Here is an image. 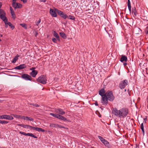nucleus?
Segmentation results:
<instances>
[{"label":"nucleus","mask_w":148,"mask_h":148,"mask_svg":"<svg viewBox=\"0 0 148 148\" xmlns=\"http://www.w3.org/2000/svg\"><path fill=\"white\" fill-rule=\"evenodd\" d=\"M105 91L103 88L101 89L99 91V94L101 96H105Z\"/></svg>","instance_id":"16"},{"label":"nucleus","mask_w":148,"mask_h":148,"mask_svg":"<svg viewBox=\"0 0 148 148\" xmlns=\"http://www.w3.org/2000/svg\"><path fill=\"white\" fill-rule=\"evenodd\" d=\"M127 84L128 81L127 80L125 79L120 82L119 84V87L121 89H123L127 85Z\"/></svg>","instance_id":"7"},{"label":"nucleus","mask_w":148,"mask_h":148,"mask_svg":"<svg viewBox=\"0 0 148 148\" xmlns=\"http://www.w3.org/2000/svg\"><path fill=\"white\" fill-rule=\"evenodd\" d=\"M35 69V67H32L30 69V70H33Z\"/></svg>","instance_id":"45"},{"label":"nucleus","mask_w":148,"mask_h":148,"mask_svg":"<svg viewBox=\"0 0 148 148\" xmlns=\"http://www.w3.org/2000/svg\"><path fill=\"white\" fill-rule=\"evenodd\" d=\"M127 6L129 9V10L130 12L131 11V3L130 0H127Z\"/></svg>","instance_id":"22"},{"label":"nucleus","mask_w":148,"mask_h":148,"mask_svg":"<svg viewBox=\"0 0 148 148\" xmlns=\"http://www.w3.org/2000/svg\"><path fill=\"white\" fill-rule=\"evenodd\" d=\"M5 13L2 9H0V18L4 21L5 24L7 23V19L5 16Z\"/></svg>","instance_id":"3"},{"label":"nucleus","mask_w":148,"mask_h":148,"mask_svg":"<svg viewBox=\"0 0 148 148\" xmlns=\"http://www.w3.org/2000/svg\"><path fill=\"white\" fill-rule=\"evenodd\" d=\"M14 117L17 118V119H23V116H20L19 115H17L16 114H12Z\"/></svg>","instance_id":"23"},{"label":"nucleus","mask_w":148,"mask_h":148,"mask_svg":"<svg viewBox=\"0 0 148 148\" xmlns=\"http://www.w3.org/2000/svg\"><path fill=\"white\" fill-rule=\"evenodd\" d=\"M19 133L20 134H23V135H25V133H24V132H21V131H20L19 132Z\"/></svg>","instance_id":"44"},{"label":"nucleus","mask_w":148,"mask_h":148,"mask_svg":"<svg viewBox=\"0 0 148 148\" xmlns=\"http://www.w3.org/2000/svg\"><path fill=\"white\" fill-rule=\"evenodd\" d=\"M52 41L54 42H56V39L54 38H52Z\"/></svg>","instance_id":"38"},{"label":"nucleus","mask_w":148,"mask_h":148,"mask_svg":"<svg viewBox=\"0 0 148 148\" xmlns=\"http://www.w3.org/2000/svg\"><path fill=\"white\" fill-rule=\"evenodd\" d=\"M57 126H58V124H57L52 123V124H51L50 125V126L51 127H57Z\"/></svg>","instance_id":"28"},{"label":"nucleus","mask_w":148,"mask_h":148,"mask_svg":"<svg viewBox=\"0 0 148 148\" xmlns=\"http://www.w3.org/2000/svg\"><path fill=\"white\" fill-rule=\"evenodd\" d=\"M102 99L101 100V102L103 104H107L108 103V101L107 97L106 95L102 96Z\"/></svg>","instance_id":"12"},{"label":"nucleus","mask_w":148,"mask_h":148,"mask_svg":"<svg viewBox=\"0 0 148 148\" xmlns=\"http://www.w3.org/2000/svg\"><path fill=\"white\" fill-rule=\"evenodd\" d=\"M38 82L42 84H45L47 83V79L46 76L44 75L39 77L37 79Z\"/></svg>","instance_id":"2"},{"label":"nucleus","mask_w":148,"mask_h":148,"mask_svg":"<svg viewBox=\"0 0 148 148\" xmlns=\"http://www.w3.org/2000/svg\"><path fill=\"white\" fill-rule=\"evenodd\" d=\"M41 22V19H39L36 22V25L38 26V24L40 23Z\"/></svg>","instance_id":"36"},{"label":"nucleus","mask_w":148,"mask_h":148,"mask_svg":"<svg viewBox=\"0 0 148 148\" xmlns=\"http://www.w3.org/2000/svg\"><path fill=\"white\" fill-rule=\"evenodd\" d=\"M95 104L96 105V106H98V103H97V102H95Z\"/></svg>","instance_id":"47"},{"label":"nucleus","mask_w":148,"mask_h":148,"mask_svg":"<svg viewBox=\"0 0 148 148\" xmlns=\"http://www.w3.org/2000/svg\"><path fill=\"white\" fill-rule=\"evenodd\" d=\"M20 25L25 29H27V25L25 23H21Z\"/></svg>","instance_id":"31"},{"label":"nucleus","mask_w":148,"mask_h":148,"mask_svg":"<svg viewBox=\"0 0 148 148\" xmlns=\"http://www.w3.org/2000/svg\"><path fill=\"white\" fill-rule=\"evenodd\" d=\"M35 106H36V107H38V105H36Z\"/></svg>","instance_id":"52"},{"label":"nucleus","mask_w":148,"mask_h":148,"mask_svg":"<svg viewBox=\"0 0 148 148\" xmlns=\"http://www.w3.org/2000/svg\"><path fill=\"white\" fill-rule=\"evenodd\" d=\"M10 12H12V11H14L13 9L11 7H10Z\"/></svg>","instance_id":"43"},{"label":"nucleus","mask_w":148,"mask_h":148,"mask_svg":"<svg viewBox=\"0 0 148 148\" xmlns=\"http://www.w3.org/2000/svg\"><path fill=\"white\" fill-rule=\"evenodd\" d=\"M21 77L26 80H31V77L29 75L26 74H23L22 75Z\"/></svg>","instance_id":"9"},{"label":"nucleus","mask_w":148,"mask_h":148,"mask_svg":"<svg viewBox=\"0 0 148 148\" xmlns=\"http://www.w3.org/2000/svg\"><path fill=\"white\" fill-rule=\"evenodd\" d=\"M57 127L60 128H64V127L61 125H58V126H57Z\"/></svg>","instance_id":"40"},{"label":"nucleus","mask_w":148,"mask_h":148,"mask_svg":"<svg viewBox=\"0 0 148 148\" xmlns=\"http://www.w3.org/2000/svg\"><path fill=\"white\" fill-rule=\"evenodd\" d=\"M12 6L15 9L21 8L22 7V4L16 2H12Z\"/></svg>","instance_id":"11"},{"label":"nucleus","mask_w":148,"mask_h":148,"mask_svg":"<svg viewBox=\"0 0 148 148\" xmlns=\"http://www.w3.org/2000/svg\"><path fill=\"white\" fill-rule=\"evenodd\" d=\"M41 1H42L43 2H45L46 1V0H40Z\"/></svg>","instance_id":"48"},{"label":"nucleus","mask_w":148,"mask_h":148,"mask_svg":"<svg viewBox=\"0 0 148 148\" xmlns=\"http://www.w3.org/2000/svg\"><path fill=\"white\" fill-rule=\"evenodd\" d=\"M2 115V119L8 120H11L13 119L14 118L13 117L9 115L4 114Z\"/></svg>","instance_id":"10"},{"label":"nucleus","mask_w":148,"mask_h":148,"mask_svg":"<svg viewBox=\"0 0 148 148\" xmlns=\"http://www.w3.org/2000/svg\"><path fill=\"white\" fill-rule=\"evenodd\" d=\"M36 130L38 132H44L45 130L41 128L36 127Z\"/></svg>","instance_id":"26"},{"label":"nucleus","mask_w":148,"mask_h":148,"mask_svg":"<svg viewBox=\"0 0 148 148\" xmlns=\"http://www.w3.org/2000/svg\"><path fill=\"white\" fill-rule=\"evenodd\" d=\"M68 17L69 19L72 20H74L75 19V18L74 16H72L71 15H69L68 17Z\"/></svg>","instance_id":"35"},{"label":"nucleus","mask_w":148,"mask_h":148,"mask_svg":"<svg viewBox=\"0 0 148 148\" xmlns=\"http://www.w3.org/2000/svg\"><path fill=\"white\" fill-rule=\"evenodd\" d=\"M1 4H0V8H1Z\"/></svg>","instance_id":"54"},{"label":"nucleus","mask_w":148,"mask_h":148,"mask_svg":"<svg viewBox=\"0 0 148 148\" xmlns=\"http://www.w3.org/2000/svg\"><path fill=\"white\" fill-rule=\"evenodd\" d=\"M31 127H32V126H30L29 125H27L26 128L31 129Z\"/></svg>","instance_id":"37"},{"label":"nucleus","mask_w":148,"mask_h":148,"mask_svg":"<svg viewBox=\"0 0 148 148\" xmlns=\"http://www.w3.org/2000/svg\"><path fill=\"white\" fill-rule=\"evenodd\" d=\"M8 123V121L5 120H0V124H7Z\"/></svg>","instance_id":"30"},{"label":"nucleus","mask_w":148,"mask_h":148,"mask_svg":"<svg viewBox=\"0 0 148 148\" xmlns=\"http://www.w3.org/2000/svg\"><path fill=\"white\" fill-rule=\"evenodd\" d=\"M56 11H54L53 9H50V13L52 16L56 17L57 16V14L56 13Z\"/></svg>","instance_id":"15"},{"label":"nucleus","mask_w":148,"mask_h":148,"mask_svg":"<svg viewBox=\"0 0 148 148\" xmlns=\"http://www.w3.org/2000/svg\"><path fill=\"white\" fill-rule=\"evenodd\" d=\"M112 110L114 115L120 118H125L128 114V110L126 108H122L119 110L116 108H113Z\"/></svg>","instance_id":"1"},{"label":"nucleus","mask_w":148,"mask_h":148,"mask_svg":"<svg viewBox=\"0 0 148 148\" xmlns=\"http://www.w3.org/2000/svg\"><path fill=\"white\" fill-rule=\"evenodd\" d=\"M105 95H106L107 99L110 101H113L114 99V97L112 92L109 91L105 93Z\"/></svg>","instance_id":"5"},{"label":"nucleus","mask_w":148,"mask_h":148,"mask_svg":"<svg viewBox=\"0 0 148 148\" xmlns=\"http://www.w3.org/2000/svg\"><path fill=\"white\" fill-rule=\"evenodd\" d=\"M137 11L136 10L135 8H132V12L133 13H134V14L136 16L137 14Z\"/></svg>","instance_id":"27"},{"label":"nucleus","mask_w":148,"mask_h":148,"mask_svg":"<svg viewBox=\"0 0 148 148\" xmlns=\"http://www.w3.org/2000/svg\"><path fill=\"white\" fill-rule=\"evenodd\" d=\"M36 127L32 126L31 129H32L34 130H36Z\"/></svg>","instance_id":"42"},{"label":"nucleus","mask_w":148,"mask_h":148,"mask_svg":"<svg viewBox=\"0 0 148 148\" xmlns=\"http://www.w3.org/2000/svg\"><path fill=\"white\" fill-rule=\"evenodd\" d=\"M5 24L6 25L5 27H8L7 25H8L11 27V28H12V29H13L14 28V25H12V23L10 22L8 23L7 22L6 24Z\"/></svg>","instance_id":"21"},{"label":"nucleus","mask_w":148,"mask_h":148,"mask_svg":"<svg viewBox=\"0 0 148 148\" xmlns=\"http://www.w3.org/2000/svg\"><path fill=\"white\" fill-rule=\"evenodd\" d=\"M53 36H55L58 40L59 39V37L58 34L55 31L53 32Z\"/></svg>","instance_id":"25"},{"label":"nucleus","mask_w":148,"mask_h":148,"mask_svg":"<svg viewBox=\"0 0 148 148\" xmlns=\"http://www.w3.org/2000/svg\"><path fill=\"white\" fill-rule=\"evenodd\" d=\"M25 136H30L31 137H33L34 138H37V137L35 136L33 134L31 133H25Z\"/></svg>","instance_id":"20"},{"label":"nucleus","mask_w":148,"mask_h":148,"mask_svg":"<svg viewBox=\"0 0 148 148\" xmlns=\"http://www.w3.org/2000/svg\"><path fill=\"white\" fill-rule=\"evenodd\" d=\"M144 122H145V123L146 121H147V118H145L144 119Z\"/></svg>","instance_id":"46"},{"label":"nucleus","mask_w":148,"mask_h":148,"mask_svg":"<svg viewBox=\"0 0 148 148\" xmlns=\"http://www.w3.org/2000/svg\"><path fill=\"white\" fill-rule=\"evenodd\" d=\"M55 112L61 115H63L65 113V112L62 109H56L55 110Z\"/></svg>","instance_id":"13"},{"label":"nucleus","mask_w":148,"mask_h":148,"mask_svg":"<svg viewBox=\"0 0 148 148\" xmlns=\"http://www.w3.org/2000/svg\"><path fill=\"white\" fill-rule=\"evenodd\" d=\"M98 137L99 138L101 142L104 144L105 146L108 147H109V143L108 141L101 136H99Z\"/></svg>","instance_id":"8"},{"label":"nucleus","mask_w":148,"mask_h":148,"mask_svg":"<svg viewBox=\"0 0 148 148\" xmlns=\"http://www.w3.org/2000/svg\"><path fill=\"white\" fill-rule=\"evenodd\" d=\"M3 36V35L2 34H0V37H2Z\"/></svg>","instance_id":"51"},{"label":"nucleus","mask_w":148,"mask_h":148,"mask_svg":"<svg viewBox=\"0 0 148 148\" xmlns=\"http://www.w3.org/2000/svg\"><path fill=\"white\" fill-rule=\"evenodd\" d=\"M140 128L142 130L143 132V134L145 133V131L144 129V126H143V123H142L141 124V126H140Z\"/></svg>","instance_id":"32"},{"label":"nucleus","mask_w":148,"mask_h":148,"mask_svg":"<svg viewBox=\"0 0 148 148\" xmlns=\"http://www.w3.org/2000/svg\"><path fill=\"white\" fill-rule=\"evenodd\" d=\"M1 100H0V103L1 102Z\"/></svg>","instance_id":"56"},{"label":"nucleus","mask_w":148,"mask_h":148,"mask_svg":"<svg viewBox=\"0 0 148 148\" xmlns=\"http://www.w3.org/2000/svg\"><path fill=\"white\" fill-rule=\"evenodd\" d=\"M38 73V72L36 70H33L30 73V74L33 77H35Z\"/></svg>","instance_id":"17"},{"label":"nucleus","mask_w":148,"mask_h":148,"mask_svg":"<svg viewBox=\"0 0 148 148\" xmlns=\"http://www.w3.org/2000/svg\"><path fill=\"white\" fill-rule=\"evenodd\" d=\"M25 67H26L25 65L22 64L15 67L14 69H15L21 70L23 69Z\"/></svg>","instance_id":"14"},{"label":"nucleus","mask_w":148,"mask_h":148,"mask_svg":"<svg viewBox=\"0 0 148 148\" xmlns=\"http://www.w3.org/2000/svg\"><path fill=\"white\" fill-rule=\"evenodd\" d=\"M124 65H126L127 64V63H124Z\"/></svg>","instance_id":"53"},{"label":"nucleus","mask_w":148,"mask_h":148,"mask_svg":"<svg viewBox=\"0 0 148 148\" xmlns=\"http://www.w3.org/2000/svg\"><path fill=\"white\" fill-rule=\"evenodd\" d=\"M27 125H25L23 124H18L17 125L18 126H21L22 127H23L24 128H26V127L27 126Z\"/></svg>","instance_id":"33"},{"label":"nucleus","mask_w":148,"mask_h":148,"mask_svg":"<svg viewBox=\"0 0 148 148\" xmlns=\"http://www.w3.org/2000/svg\"><path fill=\"white\" fill-rule=\"evenodd\" d=\"M50 114L53 116V117L59 119L63 121H67V119L65 118L64 116L60 115L58 114H53L52 113H50Z\"/></svg>","instance_id":"4"},{"label":"nucleus","mask_w":148,"mask_h":148,"mask_svg":"<svg viewBox=\"0 0 148 148\" xmlns=\"http://www.w3.org/2000/svg\"><path fill=\"white\" fill-rule=\"evenodd\" d=\"M60 36L64 39H65L66 38V34L63 32L60 33Z\"/></svg>","instance_id":"24"},{"label":"nucleus","mask_w":148,"mask_h":148,"mask_svg":"<svg viewBox=\"0 0 148 148\" xmlns=\"http://www.w3.org/2000/svg\"><path fill=\"white\" fill-rule=\"evenodd\" d=\"M16 0H12V2H16Z\"/></svg>","instance_id":"49"},{"label":"nucleus","mask_w":148,"mask_h":148,"mask_svg":"<svg viewBox=\"0 0 148 148\" xmlns=\"http://www.w3.org/2000/svg\"><path fill=\"white\" fill-rule=\"evenodd\" d=\"M127 61V57L123 55L121 58L120 61L121 62H123L124 61L126 62Z\"/></svg>","instance_id":"18"},{"label":"nucleus","mask_w":148,"mask_h":148,"mask_svg":"<svg viewBox=\"0 0 148 148\" xmlns=\"http://www.w3.org/2000/svg\"><path fill=\"white\" fill-rule=\"evenodd\" d=\"M56 12L59 14L61 17L63 18L64 19H66L68 17V16L62 12L58 10L57 9H55Z\"/></svg>","instance_id":"6"},{"label":"nucleus","mask_w":148,"mask_h":148,"mask_svg":"<svg viewBox=\"0 0 148 148\" xmlns=\"http://www.w3.org/2000/svg\"><path fill=\"white\" fill-rule=\"evenodd\" d=\"M23 119L30 121H33V119L31 117L28 116H23Z\"/></svg>","instance_id":"19"},{"label":"nucleus","mask_w":148,"mask_h":148,"mask_svg":"<svg viewBox=\"0 0 148 148\" xmlns=\"http://www.w3.org/2000/svg\"><path fill=\"white\" fill-rule=\"evenodd\" d=\"M148 27H147L146 28V29L145 30V33H146V34H148Z\"/></svg>","instance_id":"41"},{"label":"nucleus","mask_w":148,"mask_h":148,"mask_svg":"<svg viewBox=\"0 0 148 148\" xmlns=\"http://www.w3.org/2000/svg\"><path fill=\"white\" fill-rule=\"evenodd\" d=\"M20 0L21 1H22V2L24 3H26L27 1V0Z\"/></svg>","instance_id":"39"},{"label":"nucleus","mask_w":148,"mask_h":148,"mask_svg":"<svg viewBox=\"0 0 148 148\" xmlns=\"http://www.w3.org/2000/svg\"><path fill=\"white\" fill-rule=\"evenodd\" d=\"M1 41V40L0 38V41Z\"/></svg>","instance_id":"55"},{"label":"nucleus","mask_w":148,"mask_h":148,"mask_svg":"<svg viewBox=\"0 0 148 148\" xmlns=\"http://www.w3.org/2000/svg\"><path fill=\"white\" fill-rule=\"evenodd\" d=\"M11 13L12 17L14 18H15L16 16L14 11L11 12Z\"/></svg>","instance_id":"34"},{"label":"nucleus","mask_w":148,"mask_h":148,"mask_svg":"<svg viewBox=\"0 0 148 148\" xmlns=\"http://www.w3.org/2000/svg\"><path fill=\"white\" fill-rule=\"evenodd\" d=\"M0 119H2V115H0Z\"/></svg>","instance_id":"50"},{"label":"nucleus","mask_w":148,"mask_h":148,"mask_svg":"<svg viewBox=\"0 0 148 148\" xmlns=\"http://www.w3.org/2000/svg\"><path fill=\"white\" fill-rule=\"evenodd\" d=\"M19 56L17 55L13 59V60L12 61V62L13 63H15L16 61L18 60V57Z\"/></svg>","instance_id":"29"}]
</instances>
